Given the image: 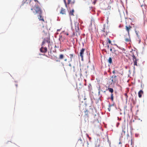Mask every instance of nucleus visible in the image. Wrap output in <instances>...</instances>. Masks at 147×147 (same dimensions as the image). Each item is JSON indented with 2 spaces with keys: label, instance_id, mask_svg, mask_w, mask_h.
I'll use <instances>...</instances> for the list:
<instances>
[{
  "label": "nucleus",
  "instance_id": "obj_1",
  "mask_svg": "<svg viewBox=\"0 0 147 147\" xmlns=\"http://www.w3.org/2000/svg\"><path fill=\"white\" fill-rule=\"evenodd\" d=\"M39 2L37 0H32L30 3L31 7V10L34 15L38 14V18L39 20L45 22L43 17L42 16V11L41 8L39 7Z\"/></svg>",
  "mask_w": 147,
  "mask_h": 147
},
{
  "label": "nucleus",
  "instance_id": "obj_2",
  "mask_svg": "<svg viewBox=\"0 0 147 147\" xmlns=\"http://www.w3.org/2000/svg\"><path fill=\"white\" fill-rule=\"evenodd\" d=\"M43 32L45 34L47 35V37L45 38L44 39L42 44V46L44 45L45 42H47L49 44L50 42V38L49 35H47V33L48 32V29L45 28L43 27Z\"/></svg>",
  "mask_w": 147,
  "mask_h": 147
},
{
  "label": "nucleus",
  "instance_id": "obj_3",
  "mask_svg": "<svg viewBox=\"0 0 147 147\" xmlns=\"http://www.w3.org/2000/svg\"><path fill=\"white\" fill-rule=\"evenodd\" d=\"M132 57L134 65V69H135L134 66H138V62L139 59L136 57L133 53V54L132 55Z\"/></svg>",
  "mask_w": 147,
  "mask_h": 147
},
{
  "label": "nucleus",
  "instance_id": "obj_4",
  "mask_svg": "<svg viewBox=\"0 0 147 147\" xmlns=\"http://www.w3.org/2000/svg\"><path fill=\"white\" fill-rule=\"evenodd\" d=\"M59 8L60 9V10L59 13L62 15H66L67 13V10L65 8L63 7H59Z\"/></svg>",
  "mask_w": 147,
  "mask_h": 147
},
{
  "label": "nucleus",
  "instance_id": "obj_5",
  "mask_svg": "<svg viewBox=\"0 0 147 147\" xmlns=\"http://www.w3.org/2000/svg\"><path fill=\"white\" fill-rule=\"evenodd\" d=\"M74 71L75 72V75L76 76H81L82 75L81 73V69L79 70L77 69H74Z\"/></svg>",
  "mask_w": 147,
  "mask_h": 147
},
{
  "label": "nucleus",
  "instance_id": "obj_6",
  "mask_svg": "<svg viewBox=\"0 0 147 147\" xmlns=\"http://www.w3.org/2000/svg\"><path fill=\"white\" fill-rule=\"evenodd\" d=\"M67 1H68L67 4H73L75 2L74 0H67ZM63 1L64 3L65 7L66 8H67V3L66 1V0H63Z\"/></svg>",
  "mask_w": 147,
  "mask_h": 147
},
{
  "label": "nucleus",
  "instance_id": "obj_7",
  "mask_svg": "<svg viewBox=\"0 0 147 147\" xmlns=\"http://www.w3.org/2000/svg\"><path fill=\"white\" fill-rule=\"evenodd\" d=\"M132 28V26H130L129 25H126L125 26V28L127 32L128 35H129V32L131 30Z\"/></svg>",
  "mask_w": 147,
  "mask_h": 147
},
{
  "label": "nucleus",
  "instance_id": "obj_8",
  "mask_svg": "<svg viewBox=\"0 0 147 147\" xmlns=\"http://www.w3.org/2000/svg\"><path fill=\"white\" fill-rule=\"evenodd\" d=\"M109 90V92H110L111 94V100L113 101V90L112 88H109L107 89L106 90Z\"/></svg>",
  "mask_w": 147,
  "mask_h": 147
},
{
  "label": "nucleus",
  "instance_id": "obj_9",
  "mask_svg": "<svg viewBox=\"0 0 147 147\" xmlns=\"http://www.w3.org/2000/svg\"><path fill=\"white\" fill-rule=\"evenodd\" d=\"M102 31L103 33V34H104L106 35H107V34L109 32V30L107 28H105L104 26V28L102 30Z\"/></svg>",
  "mask_w": 147,
  "mask_h": 147
},
{
  "label": "nucleus",
  "instance_id": "obj_10",
  "mask_svg": "<svg viewBox=\"0 0 147 147\" xmlns=\"http://www.w3.org/2000/svg\"><path fill=\"white\" fill-rule=\"evenodd\" d=\"M111 78H112L111 81L113 83H115L118 81L117 76L115 75L111 77Z\"/></svg>",
  "mask_w": 147,
  "mask_h": 147
},
{
  "label": "nucleus",
  "instance_id": "obj_11",
  "mask_svg": "<svg viewBox=\"0 0 147 147\" xmlns=\"http://www.w3.org/2000/svg\"><path fill=\"white\" fill-rule=\"evenodd\" d=\"M85 49L84 48L80 50V56L81 57L82 60L83 59V54L84 53V51H85Z\"/></svg>",
  "mask_w": 147,
  "mask_h": 147
},
{
  "label": "nucleus",
  "instance_id": "obj_12",
  "mask_svg": "<svg viewBox=\"0 0 147 147\" xmlns=\"http://www.w3.org/2000/svg\"><path fill=\"white\" fill-rule=\"evenodd\" d=\"M40 52L42 53H46L47 51V49L46 47H42L40 49Z\"/></svg>",
  "mask_w": 147,
  "mask_h": 147
},
{
  "label": "nucleus",
  "instance_id": "obj_13",
  "mask_svg": "<svg viewBox=\"0 0 147 147\" xmlns=\"http://www.w3.org/2000/svg\"><path fill=\"white\" fill-rule=\"evenodd\" d=\"M143 94V91L141 90L138 92V96L139 98H140L142 96V94Z\"/></svg>",
  "mask_w": 147,
  "mask_h": 147
},
{
  "label": "nucleus",
  "instance_id": "obj_14",
  "mask_svg": "<svg viewBox=\"0 0 147 147\" xmlns=\"http://www.w3.org/2000/svg\"><path fill=\"white\" fill-rule=\"evenodd\" d=\"M128 37L127 38H125V41L126 42H129L131 41V39L130 38V37L129 36V35H128Z\"/></svg>",
  "mask_w": 147,
  "mask_h": 147
},
{
  "label": "nucleus",
  "instance_id": "obj_15",
  "mask_svg": "<svg viewBox=\"0 0 147 147\" xmlns=\"http://www.w3.org/2000/svg\"><path fill=\"white\" fill-rule=\"evenodd\" d=\"M69 55L70 57V61H71L72 59H73L74 57H75V55L74 54H70Z\"/></svg>",
  "mask_w": 147,
  "mask_h": 147
},
{
  "label": "nucleus",
  "instance_id": "obj_16",
  "mask_svg": "<svg viewBox=\"0 0 147 147\" xmlns=\"http://www.w3.org/2000/svg\"><path fill=\"white\" fill-rule=\"evenodd\" d=\"M74 10L73 9L71 11L69 12V15H70L74 16Z\"/></svg>",
  "mask_w": 147,
  "mask_h": 147
},
{
  "label": "nucleus",
  "instance_id": "obj_17",
  "mask_svg": "<svg viewBox=\"0 0 147 147\" xmlns=\"http://www.w3.org/2000/svg\"><path fill=\"white\" fill-rule=\"evenodd\" d=\"M64 57V55L63 54H61L59 55V59H63Z\"/></svg>",
  "mask_w": 147,
  "mask_h": 147
},
{
  "label": "nucleus",
  "instance_id": "obj_18",
  "mask_svg": "<svg viewBox=\"0 0 147 147\" xmlns=\"http://www.w3.org/2000/svg\"><path fill=\"white\" fill-rule=\"evenodd\" d=\"M75 29L76 30V31L78 32L79 30V28L78 26V24L77 23V26H76Z\"/></svg>",
  "mask_w": 147,
  "mask_h": 147
},
{
  "label": "nucleus",
  "instance_id": "obj_19",
  "mask_svg": "<svg viewBox=\"0 0 147 147\" xmlns=\"http://www.w3.org/2000/svg\"><path fill=\"white\" fill-rule=\"evenodd\" d=\"M108 62L110 64H111L112 62V59L111 57H110L108 60Z\"/></svg>",
  "mask_w": 147,
  "mask_h": 147
},
{
  "label": "nucleus",
  "instance_id": "obj_20",
  "mask_svg": "<svg viewBox=\"0 0 147 147\" xmlns=\"http://www.w3.org/2000/svg\"><path fill=\"white\" fill-rule=\"evenodd\" d=\"M106 41L107 43H109V44H111V41L108 38H107Z\"/></svg>",
  "mask_w": 147,
  "mask_h": 147
},
{
  "label": "nucleus",
  "instance_id": "obj_21",
  "mask_svg": "<svg viewBox=\"0 0 147 147\" xmlns=\"http://www.w3.org/2000/svg\"><path fill=\"white\" fill-rule=\"evenodd\" d=\"M113 105H109V107L108 108V111H111V106H113Z\"/></svg>",
  "mask_w": 147,
  "mask_h": 147
},
{
  "label": "nucleus",
  "instance_id": "obj_22",
  "mask_svg": "<svg viewBox=\"0 0 147 147\" xmlns=\"http://www.w3.org/2000/svg\"><path fill=\"white\" fill-rule=\"evenodd\" d=\"M85 113V115H87L88 117V111L87 110H86V111L84 112Z\"/></svg>",
  "mask_w": 147,
  "mask_h": 147
},
{
  "label": "nucleus",
  "instance_id": "obj_23",
  "mask_svg": "<svg viewBox=\"0 0 147 147\" xmlns=\"http://www.w3.org/2000/svg\"><path fill=\"white\" fill-rule=\"evenodd\" d=\"M125 127H124V128H123V127H122V131L123 133V134L124 135L125 134V131H125Z\"/></svg>",
  "mask_w": 147,
  "mask_h": 147
},
{
  "label": "nucleus",
  "instance_id": "obj_24",
  "mask_svg": "<svg viewBox=\"0 0 147 147\" xmlns=\"http://www.w3.org/2000/svg\"><path fill=\"white\" fill-rule=\"evenodd\" d=\"M135 32L136 33V34L137 36L138 37H139V35L138 34V32L136 31H135Z\"/></svg>",
  "mask_w": 147,
  "mask_h": 147
},
{
  "label": "nucleus",
  "instance_id": "obj_25",
  "mask_svg": "<svg viewBox=\"0 0 147 147\" xmlns=\"http://www.w3.org/2000/svg\"><path fill=\"white\" fill-rule=\"evenodd\" d=\"M107 49L108 50H109V45H107Z\"/></svg>",
  "mask_w": 147,
  "mask_h": 147
},
{
  "label": "nucleus",
  "instance_id": "obj_26",
  "mask_svg": "<svg viewBox=\"0 0 147 147\" xmlns=\"http://www.w3.org/2000/svg\"><path fill=\"white\" fill-rule=\"evenodd\" d=\"M26 1H28L29 2V3L31 2V1H32V0H26Z\"/></svg>",
  "mask_w": 147,
  "mask_h": 147
},
{
  "label": "nucleus",
  "instance_id": "obj_27",
  "mask_svg": "<svg viewBox=\"0 0 147 147\" xmlns=\"http://www.w3.org/2000/svg\"><path fill=\"white\" fill-rule=\"evenodd\" d=\"M113 73L114 74H115V70H114L113 71Z\"/></svg>",
  "mask_w": 147,
  "mask_h": 147
},
{
  "label": "nucleus",
  "instance_id": "obj_28",
  "mask_svg": "<svg viewBox=\"0 0 147 147\" xmlns=\"http://www.w3.org/2000/svg\"><path fill=\"white\" fill-rule=\"evenodd\" d=\"M69 66H70V67H71V64H69Z\"/></svg>",
  "mask_w": 147,
  "mask_h": 147
},
{
  "label": "nucleus",
  "instance_id": "obj_29",
  "mask_svg": "<svg viewBox=\"0 0 147 147\" xmlns=\"http://www.w3.org/2000/svg\"><path fill=\"white\" fill-rule=\"evenodd\" d=\"M64 61H67V59H65L64 60Z\"/></svg>",
  "mask_w": 147,
  "mask_h": 147
},
{
  "label": "nucleus",
  "instance_id": "obj_30",
  "mask_svg": "<svg viewBox=\"0 0 147 147\" xmlns=\"http://www.w3.org/2000/svg\"><path fill=\"white\" fill-rule=\"evenodd\" d=\"M56 61H57V62H59V60H56Z\"/></svg>",
  "mask_w": 147,
  "mask_h": 147
},
{
  "label": "nucleus",
  "instance_id": "obj_31",
  "mask_svg": "<svg viewBox=\"0 0 147 147\" xmlns=\"http://www.w3.org/2000/svg\"><path fill=\"white\" fill-rule=\"evenodd\" d=\"M110 51H111L112 52V50L111 48L110 49Z\"/></svg>",
  "mask_w": 147,
  "mask_h": 147
},
{
  "label": "nucleus",
  "instance_id": "obj_32",
  "mask_svg": "<svg viewBox=\"0 0 147 147\" xmlns=\"http://www.w3.org/2000/svg\"><path fill=\"white\" fill-rule=\"evenodd\" d=\"M132 144V140L131 139V144Z\"/></svg>",
  "mask_w": 147,
  "mask_h": 147
},
{
  "label": "nucleus",
  "instance_id": "obj_33",
  "mask_svg": "<svg viewBox=\"0 0 147 147\" xmlns=\"http://www.w3.org/2000/svg\"><path fill=\"white\" fill-rule=\"evenodd\" d=\"M88 138H89V140H90L91 139V138L90 137H88Z\"/></svg>",
  "mask_w": 147,
  "mask_h": 147
},
{
  "label": "nucleus",
  "instance_id": "obj_34",
  "mask_svg": "<svg viewBox=\"0 0 147 147\" xmlns=\"http://www.w3.org/2000/svg\"><path fill=\"white\" fill-rule=\"evenodd\" d=\"M121 144V142L120 141L119 142V144Z\"/></svg>",
  "mask_w": 147,
  "mask_h": 147
},
{
  "label": "nucleus",
  "instance_id": "obj_35",
  "mask_svg": "<svg viewBox=\"0 0 147 147\" xmlns=\"http://www.w3.org/2000/svg\"><path fill=\"white\" fill-rule=\"evenodd\" d=\"M100 87H99V89H98L99 90H100Z\"/></svg>",
  "mask_w": 147,
  "mask_h": 147
},
{
  "label": "nucleus",
  "instance_id": "obj_36",
  "mask_svg": "<svg viewBox=\"0 0 147 147\" xmlns=\"http://www.w3.org/2000/svg\"><path fill=\"white\" fill-rule=\"evenodd\" d=\"M100 91H99V92H98V93H99H99H100Z\"/></svg>",
  "mask_w": 147,
  "mask_h": 147
},
{
  "label": "nucleus",
  "instance_id": "obj_37",
  "mask_svg": "<svg viewBox=\"0 0 147 147\" xmlns=\"http://www.w3.org/2000/svg\"><path fill=\"white\" fill-rule=\"evenodd\" d=\"M87 136H88V137H89L88 135Z\"/></svg>",
  "mask_w": 147,
  "mask_h": 147
},
{
  "label": "nucleus",
  "instance_id": "obj_38",
  "mask_svg": "<svg viewBox=\"0 0 147 147\" xmlns=\"http://www.w3.org/2000/svg\"><path fill=\"white\" fill-rule=\"evenodd\" d=\"M16 86H17V84H16Z\"/></svg>",
  "mask_w": 147,
  "mask_h": 147
},
{
  "label": "nucleus",
  "instance_id": "obj_39",
  "mask_svg": "<svg viewBox=\"0 0 147 147\" xmlns=\"http://www.w3.org/2000/svg\"><path fill=\"white\" fill-rule=\"evenodd\" d=\"M105 92V91H104V92Z\"/></svg>",
  "mask_w": 147,
  "mask_h": 147
},
{
  "label": "nucleus",
  "instance_id": "obj_40",
  "mask_svg": "<svg viewBox=\"0 0 147 147\" xmlns=\"http://www.w3.org/2000/svg\"><path fill=\"white\" fill-rule=\"evenodd\" d=\"M96 115H95V116H96Z\"/></svg>",
  "mask_w": 147,
  "mask_h": 147
}]
</instances>
